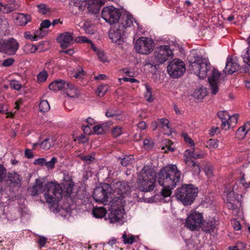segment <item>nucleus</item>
I'll use <instances>...</instances> for the list:
<instances>
[{
  "label": "nucleus",
  "instance_id": "1",
  "mask_svg": "<svg viewBox=\"0 0 250 250\" xmlns=\"http://www.w3.org/2000/svg\"><path fill=\"white\" fill-rule=\"evenodd\" d=\"M190 71L200 79L208 76L210 92L215 95L219 91V84L221 74L212 67L209 61L202 56H195L190 62Z\"/></svg>",
  "mask_w": 250,
  "mask_h": 250
},
{
  "label": "nucleus",
  "instance_id": "2",
  "mask_svg": "<svg viewBox=\"0 0 250 250\" xmlns=\"http://www.w3.org/2000/svg\"><path fill=\"white\" fill-rule=\"evenodd\" d=\"M180 179V172L175 165H170L164 167L158 174V182L163 187L161 194L167 197L171 194V189L175 187Z\"/></svg>",
  "mask_w": 250,
  "mask_h": 250
},
{
  "label": "nucleus",
  "instance_id": "3",
  "mask_svg": "<svg viewBox=\"0 0 250 250\" xmlns=\"http://www.w3.org/2000/svg\"><path fill=\"white\" fill-rule=\"evenodd\" d=\"M156 174L154 170L145 166L141 171L137 181L139 189L144 192L153 190L155 186Z\"/></svg>",
  "mask_w": 250,
  "mask_h": 250
},
{
  "label": "nucleus",
  "instance_id": "4",
  "mask_svg": "<svg viewBox=\"0 0 250 250\" xmlns=\"http://www.w3.org/2000/svg\"><path fill=\"white\" fill-rule=\"evenodd\" d=\"M198 193V189L194 185H184L176 190L175 197L184 206L190 205L195 200Z\"/></svg>",
  "mask_w": 250,
  "mask_h": 250
},
{
  "label": "nucleus",
  "instance_id": "5",
  "mask_svg": "<svg viewBox=\"0 0 250 250\" xmlns=\"http://www.w3.org/2000/svg\"><path fill=\"white\" fill-rule=\"evenodd\" d=\"M44 196L47 203L54 205L62 198V189L61 185L56 182H48L44 187Z\"/></svg>",
  "mask_w": 250,
  "mask_h": 250
},
{
  "label": "nucleus",
  "instance_id": "6",
  "mask_svg": "<svg viewBox=\"0 0 250 250\" xmlns=\"http://www.w3.org/2000/svg\"><path fill=\"white\" fill-rule=\"evenodd\" d=\"M110 212L105 219L111 223L119 222L123 218L124 213L123 201L120 199H113L110 202Z\"/></svg>",
  "mask_w": 250,
  "mask_h": 250
},
{
  "label": "nucleus",
  "instance_id": "7",
  "mask_svg": "<svg viewBox=\"0 0 250 250\" xmlns=\"http://www.w3.org/2000/svg\"><path fill=\"white\" fill-rule=\"evenodd\" d=\"M173 56V50L170 46L161 45L154 51V62L156 64L159 65L171 59Z\"/></svg>",
  "mask_w": 250,
  "mask_h": 250
},
{
  "label": "nucleus",
  "instance_id": "8",
  "mask_svg": "<svg viewBox=\"0 0 250 250\" xmlns=\"http://www.w3.org/2000/svg\"><path fill=\"white\" fill-rule=\"evenodd\" d=\"M186 71L184 62L180 59H174L170 62L167 66V72L169 75L177 78L182 76Z\"/></svg>",
  "mask_w": 250,
  "mask_h": 250
},
{
  "label": "nucleus",
  "instance_id": "9",
  "mask_svg": "<svg viewBox=\"0 0 250 250\" xmlns=\"http://www.w3.org/2000/svg\"><path fill=\"white\" fill-rule=\"evenodd\" d=\"M134 47L138 53L147 55L153 50L154 43L150 38L141 37L136 41Z\"/></svg>",
  "mask_w": 250,
  "mask_h": 250
},
{
  "label": "nucleus",
  "instance_id": "10",
  "mask_svg": "<svg viewBox=\"0 0 250 250\" xmlns=\"http://www.w3.org/2000/svg\"><path fill=\"white\" fill-rule=\"evenodd\" d=\"M121 16L120 10L113 6H106L102 11V17L110 24L116 23Z\"/></svg>",
  "mask_w": 250,
  "mask_h": 250
},
{
  "label": "nucleus",
  "instance_id": "11",
  "mask_svg": "<svg viewBox=\"0 0 250 250\" xmlns=\"http://www.w3.org/2000/svg\"><path fill=\"white\" fill-rule=\"evenodd\" d=\"M111 188L108 184H104L101 187L94 189L93 197L97 202H101L104 205L107 204V199L111 194Z\"/></svg>",
  "mask_w": 250,
  "mask_h": 250
},
{
  "label": "nucleus",
  "instance_id": "12",
  "mask_svg": "<svg viewBox=\"0 0 250 250\" xmlns=\"http://www.w3.org/2000/svg\"><path fill=\"white\" fill-rule=\"evenodd\" d=\"M203 217L201 213L193 211L187 217L185 226L192 231L198 230L201 228Z\"/></svg>",
  "mask_w": 250,
  "mask_h": 250
},
{
  "label": "nucleus",
  "instance_id": "13",
  "mask_svg": "<svg viewBox=\"0 0 250 250\" xmlns=\"http://www.w3.org/2000/svg\"><path fill=\"white\" fill-rule=\"evenodd\" d=\"M19 48V42L14 38L0 42V52L9 55H15Z\"/></svg>",
  "mask_w": 250,
  "mask_h": 250
},
{
  "label": "nucleus",
  "instance_id": "14",
  "mask_svg": "<svg viewBox=\"0 0 250 250\" xmlns=\"http://www.w3.org/2000/svg\"><path fill=\"white\" fill-rule=\"evenodd\" d=\"M114 193L119 195L113 199H120L122 201V198L130 192V187L127 182L119 181L114 185Z\"/></svg>",
  "mask_w": 250,
  "mask_h": 250
},
{
  "label": "nucleus",
  "instance_id": "15",
  "mask_svg": "<svg viewBox=\"0 0 250 250\" xmlns=\"http://www.w3.org/2000/svg\"><path fill=\"white\" fill-rule=\"evenodd\" d=\"M124 34V30L120 28L119 26L115 25L110 29L109 33V37L112 42L117 43L118 44H120L122 42Z\"/></svg>",
  "mask_w": 250,
  "mask_h": 250
},
{
  "label": "nucleus",
  "instance_id": "16",
  "mask_svg": "<svg viewBox=\"0 0 250 250\" xmlns=\"http://www.w3.org/2000/svg\"><path fill=\"white\" fill-rule=\"evenodd\" d=\"M62 48H66L73 42L74 37L73 34L70 32H64L61 34L58 38Z\"/></svg>",
  "mask_w": 250,
  "mask_h": 250
},
{
  "label": "nucleus",
  "instance_id": "17",
  "mask_svg": "<svg viewBox=\"0 0 250 250\" xmlns=\"http://www.w3.org/2000/svg\"><path fill=\"white\" fill-rule=\"evenodd\" d=\"M239 68V65L236 60L232 59H229V58H228L224 71L226 74H232L234 72L238 71Z\"/></svg>",
  "mask_w": 250,
  "mask_h": 250
},
{
  "label": "nucleus",
  "instance_id": "18",
  "mask_svg": "<svg viewBox=\"0 0 250 250\" xmlns=\"http://www.w3.org/2000/svg\"><path fill=\"white\" fill-rule=\"evenodd\" d=\"M105 0H89L88 2V10L93 14L99 12L101 6L104 4Z\"/></svg>",
  "mask_w": 250,
  "mask_h": 250
},
{
  "label": "nucleus",
  "instance_id": "19",
  "mask_svg": "<svg viewBox=\"0 0 250 250\" xmlns=\"http://www.w3.org/2000/svg\"><path fill=\"white\" fill-rule=\"evenodd\" d=\"M216 226V220L214 218H209L208 219L203 220L201 225L202 230L207 232L210 233L213 231Z\"/></svg>",
  "mask_w": 250,
  "mask_h": 250
},
{
  "label": "nucleus",
  "instance_id": "20",
  "mask_svg": "<svg viewBox=\"0 0 250 250\" xmlns=\"http://www.w3.org/2000/svg\"><path fill=\"white\" fill-rule=\"evenodd\" d=\"M68 85V82H66L62 80H56L51 83L49 85V88L52 91H59L65 89Z\"/></svg>",
  "mask_w": 250,
  "mask_h": 250
},
{
  "label": "nucleus",
  "instance_id": "21",
  "mask_svg": "<svg viewBox=\"0 0 250 250\" xmlns=\"http://www.w3.org/2000/svg\"><path fill=\"white\" fill-rule=\"evenodd\" d=\"M17 15L15 18V23L18 25L25 26L31 21V18L29 15L19 13H17Z\"/></svg>",
  "mask_w": 250,
  "mask_h": 250
},
{
  "label": "nucleus",
  "instance_id": "22",
  "mask_svg": "<svg viewBox=\"0 0 250 250\" xmlns=\"http://www.w3.org/2000/svg\"><path fill=\"white\" fill-rule=\"evenodd\" d=\"M133 19L131 16L123 15L118 23L119 27L123 30L125 28L130 27L133 24Z\"/></svg>",
  "mask_w": 250,
  "mask_h": 250
},
{
  "label": "nucleus",
  "instance_id": "23",
  "mask_svg": "<svg viewBox=\"0 0 250 250\" xmlns=\"http://www.w3.org/2000/svg\"><path fill=\"white\" fill-rule=\"evenodd\" d=\"M243 58L246 64L243 68H240V71L250 75V49L247 48L246 52L243 55Z\"/></svg>",
  "mask_w": 250,
  "mask_h": 250
},
{
  "label": "nucleus",
  "instance_id": "24",
  "mask_svg": "<svg viewBox=\"0 0 250 250\" xmlns=\"http://www.w3.org/2000/svg\"><path fill=\"white\" fill-rule=\"evenodd\" d=\"M55 144V139L53 137H49L45 138L42 143L39 144L40 147L44 150H48ZM38 145L37 143H34L33 145L34 148Z\"/></svg>",
  "mask_w": 250,
  "mask_h": 250
},
{
  "label": "nucleus",
  "instance_id": "25",
  "mask_svg": "<svg viewBox=\"0 0 250 250\" xmlns=\"http://www.w3.org/2000/svg\"><path fill=\"white\" fill-rule=\"evenodd\" d=\"M218 117L222 122V129L227 130L229 129V125L228 126V121L229 118V115L227 111H220L217 113Z\"/></svg>",
  "mask_w": 250,
  "mask_h": 250
},
{
  "label": "nucleus",
  "instance_id": "26",
  "mask_svg": "<svg viewBox=\"0 0 250 250\" xmlns=\"http://www.w3.org/2000/svg\"><path fill=\"white\" fill-rule=\"evenodd\" d=\"M250 130V123H247L240 127L236 132V137L239 140L243 139Z\"/></svg>",
  "mask_w": 250,
  "mask_h": 250
},
{
  "label": "nucleus",
  "instance_id": "27",
  "mask_svg": "<svg viewBox=\"0 0 250 250\" xmlns=\"http://www.w3.org/2000/svg\"><path fill=\"white\" fill-rule=\"evenodd\" d=\"M42 183H36L35 185L28 188V190L32 196L38 195L42 191Z\"/></svg>",
  "mask_w": 250,
  "mask_h": 250
},
{
  "label": "nucleus",
  "instance_id": "28",
  "mask_svg": "<svg viewBox=\"0 0 250 250\" xmlns=\"http://www.w3.org/2000/svg\"><path fill=\"white\" fill-rule=\"evenodd\" d=\"M65 89L66 95L71 98H76L79 95V91L70 83Z\"/></svg>",
  "mask_w": 250,
  "mask_h": 250
},
{
  "label": "nucleus",
  "instance_id": "29",
  "mask_svg": "<svg viewBox=\"0 0 250 250\" xmlns=\"http://www.w3.org/2000/svg\"><path fill=\"white\" fill-rule=\"evenodd\" d=\"M40 31H36L34 35H32L29 31H26L24 33V37L26 39L30 40L32 41H36L38 39L42 38L43 35L42 33H40Z\"/></svg>",
  "mask_w": 250,
  "mask_h": 250
},
{
  "label": "nucleus",
  "instance_id": "30",
  "mask_svg": "<svg viewBox=\"0 0 250 250\" xmlns=\"http://www.w3.org/2000/svg\"><path fill=\"white\" fill-rule=\"evenodd\" d=\"M106 212V209L104 207H96L92 210L93 216L97 218H101L104 216Z\"/></svg>",
  "mask_w": 250,
  "mask_h": 250
},
{
  "label": "nucleus",
  "instance_id": "31",
  "mask_svg": "<svg viewBox=\"0 0 250 250\" xmlns=\"http://www.w3.org/2000/svg\"><path fill=\"white\" fill-rule=\"evenodd\" d=\"M207 94V90L206 88L200 87L196 89L193 93V97L198 100H202Z\"/></svg>",
  "mask_w": 250,
  "mask_h": 250
},
{
  "label": "nucleus",
  "instance_id": "32",
  "mask_svg": "<svg viewBox=\"0 0 250 250\" xmlns=\"http://www.w3.org/2000/svg\"><path fill=\"white\" fill-rule=\"evenodd\" d=\"M134 161V158L133 155H125L121 159V164L123 166L126 167L131 164Z\"/></svg>",
  "mask_w": 250,
  "mask_h": 250
},
{
  "label": "nucleus",
  "instance_id": "33",
  "mask_svg": "<svg viewBox=\"0 0 250 250\" xmlns=\"http://www.w3.org/2000/svg\"><path fill=\"white\" fill-rule=\"evenodd\" d=\"M75 42L77 43H85V42L89 43L91 44L92 48L93 50H94L95 51L96 50V47H95L94 45L92 42L84 36L77 37L75 39Z\"/></svg>",
  "mask_w": 250,
  "mask_h": 250
},
{
  "label": "nucleus",
  "instance_id": "34",
  "mask_svg": "<svg viewBox=\"0 0 250 250\" xmlns=\"http://www.w3.org/2000/svg\"><path fill=\"white\" fill-rule=\"evenodd\" d=\"M145 86L146 91L144 94L145 98L147 101L152 102L154 99L152 95L151 88L147 84H146Z\"/></svg>",
  "mask_w": 250,
  "mask_h": 250
},
{
  "label": "nucleus",
  "instance_id": "35",
  "mask_svg": "<svg viewBox=\"0 0 250 250\" xmlns=\"http://www.w3.org/2000/svg\"><path fill=\"white\" fill-rule=\"evenodd\" d=\"M238 117L239 115L237 114H234L231 116L229 115V118L228 121V126L229 125V128L235 125L237 123Z\"/></svg>",
  "mask_w": 250,
  "mask_h": 250
},
{
  "label": "nucleus",
  "instance_id": "36",
  "mask_svg": "<svg viewBox=\"0 0 250 250\" xmlns=\"http://www.w3.org/2000/svg\"><path fill=\"white\" fill-rule=\"evenodd\" d=\"M40 111L42 112H46L50 109V105L46 100L42 101L39 104Z\"/></svg>",
  "mask_w": 250,
  "mask_h": 250
},
{
  "label": "nucleus",
  "instance_id": "37",
  "mask_svg": "<svg viewBox=\"0 0 250 250\" xmlns=\"http://www.w3.org/2000/svg\"><path fill=\"white\" fill-rule=\"evenodd\" d=\"M186 152L188 153V155L190 157L195 159L202 158L204 157V154L202 152H197L194 150L190 151L189 150H187Z\"/></svg>",
  "mask_w": 250,
  "mask_h": 250
},
{
  "label": "nucleus",
  "instance_id": "38",
  "mask_svg": "<svg viewBox=\"0 0 250 250\" xmlns=\"http://www.w3.org/2000/svg\"><path fill=\"white\" fill-rule=\"evenodd\" d=\"M39 12L42 15L46 14L51 12L50 8L47 5L42 3L37 5Z\"/></svg>",
  "mask_w": 250,
  "mask_h": 250
},
{
  "label": "nucleus",
  "instance_id": "39",
  "mask_svg": "<svg viewBox=\"0 0 250 250\" xmlns=\"http://www.w3.org/2000/svg\"><path fill=\"white\" fill-rule=\"evenodd\" d=\"M57 162V158L53 157L51 160L48 162L45 161V166L48 169H52L55 167V164Z\"/></svg>",
  "mask_w": 250,
  "mask_h": 250
},
{
  "label": "nucleus",
  "instance_id": "40",
  "mask_svg": "<svg viewBox=\"0 0 250 250\" xmlns=\"http://www.w3.org/2000/svg\"><path fill=\"white\" fill-rule=\"evenodd\" d=\"M38 49V47L32 44H27L24 46V50L26 53H34Z\"/></svg>",
  "mask_w": 250,
  "mask_h": 250
},
{
  "label": "nucleus",
  "instance_id": "41",
  "mask_svg": "<svg viewBox=\"0 0 250 250\" xmlns=\"http://www.w3.org/2000/svg\"><path fill=\"white\" fill-rule=\"evenodd\" d=\"M107 86L106 85H100L97 87V94L100 97H103L107 92Z\"/></svg>",
  "mask_w": 250,
  "mask_h": 250
},
{
  "label": "nucleus",
  "instance_id": "42",
  "mask_svg": "<svg viewBox=\"0 0 250 250\" xmlns=\"http://www.w3.org/2000/svg\"><path fill=\"white\" fill-rule=\"evenodd\" d=\"M218 146V141L216 139H210L207 143V147L209 148H217Z\"/></svg>",
  "mask_w": 250,
  "mask_h": 250
},
{
  "label": "nucleus",
  "instance_id": "43",
  "mask_svg": "<svg viewBox=\"0 0 250 250\" xmlns=\"http://www.w3.org/2000/svg\"><path fill=\"white\" fill-rule=\"evenodd\" d=\"M48 74L45 71H42L37 76V80L39 83L43 82L47 79Z\"/></svg>",
  "mask_w": 250,
  "mask_h": 250
},
{
  "label": "nucleus",
  "instance_id": "44",
  "mask_svg": "<svg viewBox=\"0 0 250 250\" xmlns=\"http://www.w3.org/2000/svg\"><path fill=\"white\" fill-rule=\"evenodd\" d=\"M10 180L14 183H19L20 181V176L17 173H11L9 176Z\"/></svg>",
  "mask_w": 250,
  "mask_h": 250
},
{
  "label": "nucleus",
  "instance_id": "45",
  "mask_svg": "<svg viewBox=\"0 0 250 250\" xmlns=\"http://www.w3.org/2000/svg\"><path fill=\"white\" fill-rule=\"evenodd\" d=\"M10 86L12 89L18 90L21 89V85L19 81L13 80L10 82Z\"/></svg>",
  "mask_w": 250,
  "mask_h": 250
},
{
  "label": "nucleus",
  "instance_id": "46",
  "mask_svg": "<svg viewBox=\"0 0 250 250\" xmlns=\"http://www.w3.org/2000/svg\"><path fill=\"white\" fill-rule=\"evenodd\" d=\"M0 11L3 13H10L12 12V9L11 8V5L9 4H2L0 7Z\"/></svg>",
  "mask_w": 250,
  "mask_h": 250
},
{
  "label": "nucleus",
  "instance_id": "47",
  "mask_svg": "<svg viewBox=\"0 0 250 250\" xmlns=\"http://www.w3.org/2000/svg\"><path fill=\"white\" fill-rule=\"evenodd\" d=\"M122 238L125 244H132L134 240V237L133 236L128 237L125 233L123 234Z\"/></svg>",
  "mask_w": 250,
  "mask_h": 250
},
{
  "label": "nucleus",
  "instance_id": "48",
  "mask_svg": "<svg viewBox=\"0 0 250 250\" xmlns=\"http://www.w3.org/2000/svg\"><path fill=\"white\" fill-rule=\"evenodd\" d=\"M240 184L238 183H236L232 187L231 191H229L228 190L227 192L228 194H230L231 192L233 193H236L238 194L239 192L240 191L241 188L239 186Z\"/></svg>",
  "mask_w": 250,
  "mask_h": 250
},
{
  "label": "nucleus",
  "instance_id": "49",
  "mask_svg": "<svg viewBox=\"0 0 250 250\" xmlns=\"http://www.w3.org/2000/svg\"><path fill=\"white\" fill-rule=\"evenodd\" d=\"M51 23L49 20H45L43 21L40 25V28L38 31H40V33H42V30L43 28H48L51 25Z\"/></svg>",
  "mask_w": 250,
  "mask_h": 250
},
{
  "label": "nucleus",
  "instance_id": "50",
  "mask_svg": "<svg viewBox=\"0 0 250 250\" xmlns=\"http://www.w3.org/2000/svg\"><path fill=\"white\" fill-rule=\"evenodd\" d=\"M84 75V72L83 69V68L79 66L77 67L75 70V74L74 75V76L75 78H81Z\"/></svg>",
  "mask_w": 250,
  "mask_h": 250
},
{
  "label": "nucleus",
  "instance_id": "51",
  "mask_svg": "<svg viewBox=\"0 0 250 250\" xmlns=\"http://www.w3.org/2000/svg\"><path fill=\"white\" fill-rule=\"evenodd\" d=\"M204 171L207 176L211 177L213 176V167L210 165H207L205 167Z\"/></svg>",
  "mask_w": 250,
  "mask_h": 250
},
{
  "label": "nucleus",
  "instance_id": "52",
  "mask_svg": "<svg viewBox=\"0 0 250 250\" xmlns=\"http://www.w3.org/2000/svg\"><path fill=\"white\" fill-rule=\"evenodd\" d=\"M187 154H188V153L186 152L184 155V161L186 164L189 167L192 165H194V163L195 162L192 160V158L190 157L189 155L187 156Z\"/></svg>",
  "mask_w": 250,
  "mask_h": 250
},
{
  "label": "nucleus",
  "instance_id": "53",
  "mask_svg": "<svg viewBox=\"0 0 250 250\" xmlns=\"http://www.w3.org/2000/svg\"><path fill=\"white\" fill-rule=\"evenodd\" d=\"M81 159L85 162L87 164H90L94 161L95 158L94 157L91 155H87L85 156H81Z\"/></svg>",
  "mask_w": 250,
  "mask_h": 250
},
{
  "label": "nucleus",
  "instance_id": "54",
  "mask_svg": "<svg viewBox=\"0 0 250 250\" xmlns=\"http://www.w3.org/2000/svg\"><path fill=\"white\" fill-rule=\"evenodd\" d=\"M189 167L192 169L193 173L195 175L199 174L201 171L200 166L195 162L194 163V165H192Z\"/></svg>",
  "mask_w": 250,
  "mask_h": 250
},
{
  "label": "nucleus",
  "instance_id": "55",
  "mask_svg": "<svg viewBox=\"0 0 250 250\" xmlns=\"http://www.w3.org/2000/svg\"><path fill=\"white\" fill-rule=\"evenodd\" d=\"M94 131L97 134H102L104 132V126L102 125H97L93 127Z\"/></svg>",
  "mask_w": 250,
  "mask_h": 250
},
{
  "label": "nucleus",
  "instance_id": "56",
  "mask_svg": "<svg viewBox=\"0 0 250 250\" xmlns=\"http://www.w3.org/2000/svg\"><path fill=\"white\" fill-rule=\"evenodd\" d=\"M112 134L114 137H118L122 134V129L120 127H114L112 131Z\"/></svg>",
  "mask_w": 250,
  "mask_h": 250
},
{
  "label": "nucleus",
  "instance_id": "57",
  "mask_svg": "<svg viewBox=\"0 0 250 250\" xmlns=\"http://www.w3.org/2000/svg\"><path fill=\"white\" fill-rule=\"evenodd\" d=\"M6 169L3 165L0 164V183L2 181L6 176Z\"/></svg>",
  "mask_w": 250,
  "mask_h": 250
},
{
  "label": "nucleus",
  "instance_id": "58",
  "mask_svg": "<svg viewBox=\"0 0 250 250\" xmlns=\"http://www.w3.org/2000/svg\"><path fill=\"white\" fill-rule=\"evenodd\" d=\"M239 184H241L242 186L244 188H248L250 186V181L247 182L246 179L245 178V176L243 175L242 177L241 178V179L239 181Z\"/></svg>",
  "mask_w": 250,
  "mask_h": 250
},
{
  "label": "nucleus",
  "instance_id": "59",
  "mask_svg": "<svg viewBox=\"0 0 250 250\" xmlns=\"http://www.w3.org/2000/svg\"><path fill=\"white\" fill-rule=\"evenodd\" d=\"M14 62L15 60L13 58H8L3 60L2 65L4 67H8L12 65Z\"/></svg>",
  "mask_w": 250,
  "mask_h": 250
},
{
  "label": "nucleus",
  "instance_id": "60",
  "mask_svg": "<svg viewBox=\"0 0 250 250\" xmlns=\"http://www.w3.org/2000/svg\"><path fill=\"white\" fill-rule=\"evenodd\" d=\"M45 161L46 160L44 158H38L35 160L34 164L43 166H45Z\"/></svg>",
  "mask_w": 250,
  "mask_h": 250
},
{
  "label": "nucleus",
  "instance_id": "61",
  "mask_svg": "<svg viewBox=\"0 0 250 250\" xmlns=\"http://www.w3.org/2000/svg\"><path fill=\"white\" fill-rule=\"evenodd\" d=\"M143 144H144V146L147 148H151L153 146V141L148 139H146L144 140V142H143Z\"/></svg>",
  "mask_w": 250,
  "mask_h": 250
},
{
  "label": "nucleus",
  "instance_id": "62",
  "mask_svg": "<svg viewBox=\"0 0 250 250\" xmlns=\"http://www.w3.org/2000/svg\"><path fill=\"white\" fill-rule=\"evenodd\" d=\"M160 122L161 123L162 125V127L165 128L166 127L167 128H169V121L168 120L165 119V118H162L159 119Z\"/></svg>",
  "mask_w": 250,
  "mask_h": 250
},
{
  "label": "nucleus",
  "instance_id": "63",
  "mask_svg": "<svg viewBox=\"0 0 250 250\" xmlns=\"http://www.w3.org/2000/svg\"><path fill=\"white\" fill-rule=\"evenodd\" d=\"M97 55L99 59L103 62H105L107 61L106 57L105 56L104 53L103 51H98Z\"/></svg>",
  "mask_w": 250,
  "mask_h": 250
},
{
  "label": "nucleus",
  "instance_id": "64",
  "mask_svg": "<svg viewBox=\"0 0 250 250\" xmlns=\"http://www.w3.org/2000/svg\"><path fill=\"white\" fill-rule=\"evenodd\" d=\"M116 113L115 111L113 109H108L105 113V115L108 117H112L116 115Z\"/></svg>",
  "mask_w": 250,
  "mask_h": 250
}]
</instances>
